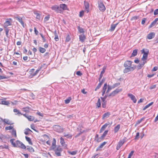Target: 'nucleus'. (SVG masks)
<instances>
[{"mask_svg": "<svg viewBox=\"0 0 158 158\" xmlns=\"http://www.w3.org/2000/svg\"><path fill=\"white\" fill-rule=\"evenodd\" d=\"M13 111L15 113H16V114H20L21 115H22V114L19 111V110H18L17 109H14V110H13Z\"/></svg>", "mask_w": 158, "mask_h": 158, "instance_id": "35", "label": "nucleus"}, {"mask_svg": "<svg viewBox=\"0 0 158 158\" xmlns=\"http://www.w3.org/2000/svg\"><path fill=\"white\" fill-rule=\"evenodd\" d=\"M86 37L84 34H82L79 35V40L81 42H84Z\"/></svg>", "mask_w": 158, "mask_h": 158, "instance_id": "10", "label": "nucleus"}, {"mask_svg": "<svg viewBox=\"0 0 158 158\" xmlns=\"http://www.w3.org/2000/svg\"><path fill=\"white\" fill-rule=\"evenodd\" d=\"M103 83V82L102 81H101V82H100L99 84H98V85L96 87L95 89V91H96L98 89H99L101 87Z\"/></svg>", "mask_w": 158, "mask_h": 158, "instance_id": "26", "label": "nucleus"}, {"mask_svg": "<svg viewBox=\"0 0 158 158\" xmlns=\"http://www.w3.org/2000/svg\"><path fill=\"white\" fill-rule=\"evenodd\" d=\"M128 96L130 97L134 103H135L136 102L137 100L135 96L131 94H128L127 95Z\"/></svg>", "mask_w": 158, "mask_h": 158, "instance_id": "9", "label": "nucleus"}, {"mask_svg": "<svg viewBox=\"0 0 158 158\" xmlns=\"http://www.w3.org/2000/svg\"><path fill=\"white\" fill-rule=\"evenodd\" d=\"M9 103V102L7 101H2L1 103H0V104L7 105H8Z\"/></svg>", "mask_w": 158, "mask_h": 158, "instance_id": "40", "label": "nucleus"}, {"mask_svg": "<svg viewBox=\"0 0 158 158\" xmlns=\"http://www.w3.org/2000/svg\"><path fill=\"white\" fill-rule=\"evenodd\" d=\"M13 127L12 126H8V127H6L5 128V129L6 130H10L12 129V130H13V129H14L13 128Z\"/></svg>", "mask_w": 158, "mask_h": 158, "instance_id": "51", "label": "nucleus"}, {"mask_svg": "<svg viewBox=\"0 0 158 158\" xmlns=\"http://www.w3.org/2000/svg\"><path fill=\"white\" fill-rule=\"evenodd\" d=\"M106 142H104L102 143L98 147V149L102 148L106 144Z\"/></svg>", "mask_w": 158, "mask_h": 158, "instance_id": "37", "label": "nucleus"}, {"mask_svg": "<svg viewBox=\"0 0 158 158\" xmlns=\"http://www.w3.org/2000/svg\"><path fill=\"white\" fill-rule=\"evenodd\" d=\"M54 151L56 156H61V152L62 151V149L60 147H57Z\"/></svg>", "mask_w": 158, "mask_h": 158, "instance_id": "4", "label": "nucleus"}, {"mask_svg": "<svg viewBox=\"0 0 158 158\" xmlns=\"http://www.w3.org/2000/svg\"><path fill=\"white\" fill-rule=\"evenodd\" d=\"M25 138L26 140L28 142L29 144L32 145V143L31 142V139L29 137L27 136H25Z\"/></svg>", "mask_w": 158, "mask_h": 158, "instance_id": "25", "label": "nucleus"}, {"mask_svg": "<svg viewBox=\"0 0 158 158\" xmlns=\"http://www.w3.org/2000/svg\"><path fill=\"white\" fill-rule=\"evenodd\" d=\"M138 53V50L137 49H135L134 50L132 53L131 54V56H136L137 54Z\"/></svg>", "mask_w": 158, "mask_h": 158, "instance_id": "23", "label": "nucleus"}, {"mask_svg": "<svg viewBox=\"0 0 158 158\" xmlns=\"http://www.w3.org/2000/svg\"><path fill=\"white\" fill-rule=\"evenodd\" d=\"M121 91V89H116L115 90L110 93L109 95V97L114 96L116 94H117L118 93Z\"/></svg>", "mask_w": 158, "mask_h": 158, "instance_id": "7", "label": "nucleus"}, {"mask_svg": "<svg viewBox=\"0 0 158 158\" xmlns=\"http://www.w3.org/2000/svg\"><path fill=\"white\" fill-rule=\"evenodd\" d=\"M56 139L54 138H53V140L52 142V145H53L56 146Z\"/></svg>", "mask_w": 158, "mask_h": 158, "instance_id": "57", "label": "nucleus"}, {"mask_svg": "<svg viewBox=\"0 0 158 158\" xmlns=\"http://www.w3.org/2000/svg\"><path fill=\"white\" fill-rule=\"evenodd\" d=\"M71 39L70 36L68 35L66 38L65 42H69Z\"/></svg>", "mask_w": 158, "mask_h": 158, "instance_id": "45", "label": "nucleus"}, {"mask_svg": "<svg viewBox=\"0 0 158 158\" xmlns=\"http://www.w3.org/2000/svg\"><path fill=\"white\" fill-rule=\"evenodd\" d=\"M7 77L5 76L0 75V80L6 79Z\"/></svg>", "mask_w": 158, "mask_h": 158, "instance_id": "63", "label": "nucleus"}, {"mask_svg": "<svg viewBox=\"0 0 158 158\" xmlns=\"http://www.w3.org/2000/svg\"><path fill=\"white\" fill-rule=\"evenodd\" d=\"M120 128V125L119 124L118 125L116 126L114 129V133L117 132L119 130Z\"/></svg>", "mask_w": 158, "mask_h": 158, "instance_id": "19", "label": "nucleus"}, {"mask_svg": "<svg viewBox=\"0 0 158 158\" xmlns=\"http://www.w3.org/2000/svg\"><path fill=\"white\" fill-rule=\"evenodd\" d=\"M34 29L35 34L36 35H37L39 33L38 31L36 30V28L35 27H34Z\"/></svg>", "mask_w": 158, "mask_h": 158, "instance_id": "64", "label": "nucleus"}, {"mask_svg": "<svg viewBox=\"0 0 158 158\" xmlns=\"http://www.w3.org/2000/svg\"><path fill=\"white\" fill-rule=\"evenodd\" d=\"M108 132V130H106L105 131L102 135L101 136L100 139H103L107 134V133Z\"/></svg>", "mask_w": 158, "mask_h": 158, "instance_id": "24", "label": "nucleus"}, {"mask_svg": "<svg viewBox=\"0 0 158 158\" xmlns=\"http://www.w3.org/2000/svg\"><path fill=\"white\" fill-rule=\"evenodd\" d=\"M154 14L155 15H156L158 14V9H156L154 10Z\"/></svg>", "mask_w": 158, "mask_h": 158, "instance_id": "58", "label": "nucleus"}, {"mask_svg": "<svg viewBox=\"0 0 158 158\" xmlns=\"http://www.w3.org/2000/svg\"><path fill=\"white\" fill-rule=\"evenodd\" d=\"M34 13L36 16V18L38 19H40V15L36 11H34Z\"/></svg>", "mask_w": 158, "mask_h": 158, "instance_id": "20", "label": "nucleus"}, {"mask_svg": "<svg viewBox=\"0 0 158 158\" xmlns=\"http://www.w3.org/2000/svg\"><path fill=\"white\" fill-rule=\"evenodd\" d=\"M71 100V98L70 97H69L66 100H64V102L65 104H68L69 103L70 100Z\"/></svg>", "mask_w": 158, "mask_h": 158, "instance_id": "39", "label": "nucleus"}, {"mask_svg": "<svg viewBox=\"0 0 158 158\" xmlns=\"http://www.w3.org/2000/svg\"><path fill=\"white\" fill-rule=\"evenodd\" d=\"M134 152V151H132L129 154L127 158H131V156L133 155V154Z\"/></svg>", "mask_w": 158, "mask_h": 158, "instance_id": "53", "label": "nucleus"}, {"mask_svg": "<svg viewBox=\"0 0 158 158\" xmlns=\"http://www.w3.org/2000/svg\"><path fill=\"white\" fill-rule=\"evenodd\" d=\"M139 16H134L131 19V20H136V19H139Z\"/></svg>", "mask_w": 158, "mask_h": 158, "instance_id": "48", "label": "nucleus"}, {"mask_svg": "<svg viewBox=\"0 0 158 158\" xmlns=\"http://www.w3.org/2000/svg\"><path fill=\"white\" fill-rule=\"evenodd\" d=\"M155 35L153 32H151L148 35L147 38L149 40L151 39L154 37Z\"/></svg>", "mask_w": 158, "mask_h": 158, "instance_id": "16", "label": "nucleus"}, {"mask_svg": "<svg viewBox=\"0 0 158 158\" xmlns=\"http://www.w3.org/2000/svg\"><path fill=\"white\" fill-rule=\"evenodd\" d=\"M11 25V22L10 21L8 20V19H7L4 23L3 26L5 28H6L7 27Z\"/></svg>", "mask_w": 158, "mask_h": 158, "instance_id": "11", "label": "nucleus"}, {"mask_svg": "<svg viewBox=\"0 0 158 158\" xmlns=\"http://www.w3.org/2000/svg\"><path fill=\"white\" fill-rule=\"evenodd\" d=\"M5 31L6 32V35L7 37H8V33L9 31V29L7 28H6L5 29Z\"/></svg>", "mask_w": 158, "mask_h": 158, "instance_id": "44", "label": "nucleus"}, {"mask_svg": "<svg viewBox=\"0 0 158 158\" xmlns=\"http://www.w3.org/2000/svg\"><path fill=\"white\" fill-rule=\"evenodd\" d=\"M124 143V140H121L119 142L118 145L120 147H121L122 146V145Z\"/></svg>", "mask_w": 158, "mask_h": 158, "instance_id": "41", "label": "nucleus"}, {"mask_svg": "<svg viewBox=\"0 0 158 158\" xmlns=\"http://www.w3.org/2000/svg\"><path fill=\"white\" fill-rule=\"evenodd\" d=\"M109 123H106L101 128L100 130V132H102V131H104L106 128L107 127L108 125L109 124Z\"/></svg>", "mask_w": 158, "mask_h": 158, "instance_id": "15", "label": "nucleus"}, {"mask_svg": "<svg viewBox=\"0 0 158 158\" xmlns=\"http://www.w3.org/2000/svg\"><path fill=\"white\" fill-rule=\"evenodd\" d=\"M64 136L66 137L67 138H71L72 137V135H70L65 133L64 134Z\"/></svg>", "mask_w": 158, "mask_h": 158, "instance_id": "54", "label": "nucleus"}, {"mask_svg": "<svg viewBox=\"0 0 158 158\" xmlns=\"http://www.w3.org/2000/svg\"><path fill=\"white\" fill-rule=\"evenodd\" d=\"M158 21V18H156L151 24L149 25V28H151L152 27L155 26V25L156 23Z\"/></svg>", "mask_w": 158, "mask_h": 158, "instance_id": "13", "label": "nucleus"}, {"mask_svg": "<svg viewBox=\"0 0 158 158\" xmlns=\"http://www.w3.org/2000/svg\"><path fill=\"white\" fill-rule=\"evenodd\" d=\"M139 132L137 133L136 134V135L135 136V139H134L135 140H138L139 139Z\"/></svg>", "mask_w": 158, "mask_h": 158, "instance_id": "47", "label": "nucleus"}, {"mask_svg": "<svg viewBox=\"0 0 158 158\" xmlns=\"http://www.w3.org/2000/svg\"><path fill=\"white\" fill-rule=\"evenodd\" d=\"M3 122L8 125H11V122L7 119H4L3 120Z\"/></svg>", "mask_w": 158, "mask_h": 158, "instance_id": "27", "label": "nucleus"}, {"mask_svg": "<svg viewBox=\"0 0 158 158\" xmlns=\"http://www.w3.org/2000/svg\"><path fill=\"white\" fill-rule=\"evenodd\" d=\"M60 143L63 146L64 145L65 143L64 139L62 137H61L60 138Z\"/></svg>", "mask_w": 158, "mask_h": 158, "instance_id": "42", "label": "nucleus"}, {"mask_svg": "<svg viewBox=\"0 0 158 158\" xmlns=\"http://www.w3.org/2000/svg\"><path fill=\"white\" fill-rule=\"evenodd\" d=\"M118 23H117L116 24H112L111 25L110 27V31H114L115 28L117 26V25L118 24Z\"/></svg>", "mask_w": 158, "mask_h": 158, "instance_id": "18", "label": "nucleus"}, {"mask_svg": "<svg viewBox=\"0 0 158 158\" xmlns=\"http://www.w3.org/2000/svg\"><path fill=\"white\" fill-rule=\"evenodd\" d=\"M76 74L77 75L81 76L82 75V74L80 71H78L77 72H76Z\"/></svg>", "mask_w": 158, "mask_h": 158, "instance_id": "62", "label": "nucleus"}, {"mask_svg": "<svg viewBox=\"0 0 158 158\" xmlns=\"http://www.w3.org/2000/svg\"><path fill=\"white\" fill-rule=\"evenodd\" d=\"M146 63L145 62L141 61L139 63V64L137 65V68L138 69H140L142 68L144 64Z\"/></svg>", "mask_w": 158, "mask_h": 158, "instance_id": "14", "label": "nucleus"}, {"mask_svg": "<svg viewBox=\"0 0 158 158\" xmlns=\"http://www.w3.org/2000/svg\"><path fill=\"white\" fill-rule=\"evenodd\" d=\"M153 104V102H152L146 105L143 109V110H145L146 109L148 108Z\"/></svg>", "mask_w": 158, "mask_h": 158, "instance_id": "28", "label": "nucleus"}, {"mask_svg": "<svg viewBox=\"0 0 158 158\" xmlns=\"http://www.w3.org/2000/svg\"><path fill=\"white\" fill-rule=\"evenodd\" d=\"M119 85V83H116L113 85L112 86H113V88H114L115 87L118 86Z\"/></svg>", "mask_w": 158, "mask_h": 158, "instance_id": "56", "label": "nucleus"}, {"mask_svg": "<svg viewBox=\"0 0 158 158\" xmlns=\"http://www.w3.org/2000/svg\"><path fill=\"white\" fill-rule=\"evenodd\" d=\"M56 146H55L53 145H52V146L50 147L51 150L54 151L56 148Z\"/></svg>", "mask_w": 158, "mask_h": 158, "instance_id": "55", "label": "nucleus"}, {"mask_svg": "<svg viewBox=\"0 0 158 158\" xmlns=\"http://www.w3.org/2000/svg\"><path fill=\"white\" fill-rule=\"evenodd\" d=\"M54 34L55 36L54 39L56 41H58L59 40V38H58V36L57 34V33H56V31H55L54 32Z\"/></svg>", "mask_w": 158, "mask_h": 158, "instance_id": "33", "label": "nucleus"}, {"mask_svg": "<svg viewBox=\"0 0 158 158\" xmlns=\"http://www.w3.org/2000/svg\"><path fill=\"white\" fill-rule=\"evenodd\" d=\"M27 118L29 121H33L34 119V117L31 115H28L27 117Z\"/></svg>", "mask_w": 158, "mask_h": 158, "instance_id": "31", "label": "nucleus"}, {"mask_svg": "<svg viewBox=\"0 0 158 158\" xmlns=\"http://www.w3.org/2000/svg\"><path fill=\"white\" fill-rule=\"evenodd\" d=\"M15 147H19L23 149H24L26 148L25 145L22 142L19 140L17 141L16 143L15 144Z\"/></svg>", "mask_w": 158, "mask_h": 158, "instance_id": "3", "label": "nucleus"}, {"mask_svg": "<svg viewBox=\"0 0 158 158\" xmlns=\"http://www.w3.org/2000/svg\"><path fill=\"white\" fill-rule=\"evenodd\" d=\"M98 8L99 10L102 12L106 10L105 7L102 2H100L99 3Z\"/></svg>", "mask_w": 158, "mask_h": 158, "instance_id": "8", "label": "nucleus"}, {"mask_svg": "<svg viewBox=\"0 0 158 158\" xmlns=\"http://www.w3.org/2000/svg\"><path fill=\"white\" fill-rule=\"evenodd\" d=\"M110 115V113L109 112H107L104 113L103 115V118H106L108 117Z\"/></svg>", "mask_w": 158, "mask_h": 158, "instance_id": "29", "label": "nucleus"}, {"mask_svg": "<svg viewBox=\"0 0 158 158\" xmlns=\"http://www.w3.org/2000/svg\"><path fill=\"white\" fill-rule=\"evenodd\" d=\"M50 18V16L49 15H48L46 16L44 19V21L45 22L48 21L49 20Z\"/></svg>", "mask_w": 158, "mask_h": 158, "instance_id": "52", "label": "nucleus"}, {"mask_svg": "<svg viewBox=\"0 0 158 158\" xmlns=\"http://www.w3.org/2000/svg\"><path fill=\"white\" fill-rule=\"evenodd\" d=\"M106 102H102V107L103 108H105L106 107Z\"/></svg>", "mask_w": 158, "mask_h": 158, "instance_id": "60", "label": "nucleus"}, {"mask_svg": "<svg viewBox=\"0 0 158 158\" xmlns=\"http://www.w3.org/2000/svg\"><path fill=\"white\" fill-rule=\"evenodd\" d=\"M15 139H12L10 140V142L11 144L13 145L14 147H15V143L14 142Z\"/></svg>", "mask_w": 158, "mask_h": 158, "instance_id": "49", "label": "nucleus"}, {"mask_svg": "<svg viewBox=\"0 0 158 158\" xmlns=\"http://www.w3.org/2000/svg\"><path fill=\"white\" fill-rule=\"evenodd\" d=\"M84 15V11H81L80 12L79 16L80 17H82Z\"/></svg>", "mask_w": 158, "mask_h": 158, "instance_id": "59", "label": "nucleus"}, {"mask_svg": "<svg viewBox=\"0 0 158 158\" xmlns=\"http://www.w3.org/2000/svg\"><path fill=\"white\" fill-rule=\"evenodd\" d=\"M84 6L86 10L87 11V12H89V5L88 3L84 2Z\"/></svg>", "mask_w": 158, "mask_h": 158, "instance_id": "22", "label": "nucleus"}, {"mask_svg": "<svg viewBox=\"0 0 158 158\" xmlns=\"http://www.w3.org/2000/svg\"><path fill=\"white\" fill-rule=\"evenodd\" d=\"M54 130L59 132H61L63 131V128L61 126L59 125H55L53 127Z\"/></svg>", "mask_w": 158, "mask_h": 158, "instance_id": "6", "label": "nucleus"}, {"mask_svg": "<svg viewBox=\"0 0 158 158\" xmlns=\"http://www.w3.org/2000/svg\"><path fill=\"white\" fill-rule=\"evenodd\" d=\"M77 29L79 32L80 33H82V34H84V31L82 28L80 26H78L77 27Z\"/></svg>", "mask_w": 158, "mask_h": 158, "instance_id": "30", "label": "nucleus"}, {"mask_svg": "<svg viewBox=\"0 0 158 158\" xmlns=\"http://www.w3.org/2000/svg\"><path fill=\"white\" fill-rule=\"evenodd\" d=\"M142 53H143V55L142 57L141 58V60L143 62H146V60L148 57V51L147 49H143L141 51Z\"/></svg>", "mask_w": 158, "mask_h": 158, "instance_id": "2", "label": "nucleus"}, {"mask_svg": "<svg viewBox=\"0 0 158 158\" xmlns=\"http://www.w3.org/2000/svg\"><path fill=\"white\" fill-rule=\"evenodd\" d=\"M39 48V51L41 53H44L46 51V50L44 48H43L41 47H40Z\"/></svg>", "mask_w": 158, "mask_h": 158, "instance_id": "36", "label": "nucleus"}, {"mask_svg": "<svg viewBox=\"0 0 158 158\" xmlns=\"http://www.w3.org/2000/svg\"><path fill=\"white\" fill-rule=\"evenodd\" d=\"M108 89H109L110 91L111 89H114L113 86H110L109 85L108 86Z\"/></svg>", "mask_w": 158, "mask_h": 158, "instance_id": "61", "label": "nucleus"}, {"mask_svg": "<svg viewBox=\"0 0 158 158\" xmlns=\"http://www.w3.org/2000/svg\"><path fill=\"white\" fill-rule=\"evenodd\" d=\"M32 131L28 128H27L25 130L24 134L25 135H27L29 134V132H31Z\"/></svg>", "mask_w": 158, "mask_h": 158, "instance_id": "34", "label": "nucleus"}, {"mask_svg": "<svg viewBox=\"0 0 158 158\" xmlns=\"http://www.w3.org/2000/svg\"><path fill=\"white\" fill-rule=\"evenodd\" d=\"M59 7L60 10L62 9L63 10H65L67 8V5L64 4H60Z\"/></svg>", "mask_w": 158, "mask_h": 158, "instance_id": "17", "label": "nucleus"}, {"mask_svg": "<svg viewBox=\"0 0 158 158\" xmlns=\"http://www.w3.org/2000/svg\"><path fill=\"white\" fill-rule=\"evenodd\" d=\"M27 149L31 152H34V149L31 146H27Z\"/></svg>", "mask_w": 158, "mask_h": 158, "instance_id": "21", "label": "nucleus"}, {"mask_svg": "<svg viewBox=\"0 0 158 158\" xmlns=\"http://www.w3.org/2000/svg\"><path fill=\"white\" fill-rule=\"evenodd\" d=\"M97 106L98 107H99L101 106V104L100 102V98H98L96 103Z\"/></svg>", "mask_w": 158, "mask_h": 158, "instance_id": "38", "label": "nucleus"}, {"mask_svg": "<svg viewBox=\"0 0 158 158\" xmlns=\"http://www.w3.org/2000/svg\"><path fill=\"white\" fill-rule=\"evenodd\" d=\"M11 134L14 137H16V131L15 129H13L11 132Z\"/></svg>", "mask_w": 158, "mask_h": 158, "instance_id": "32", "label": "nucleus"}, {"mask_svg": "<svg viewBox=\"0 0 158 158\" xmlns=\"http://www.w3.org/2000/svg\"><path fill=\"white\" fill-rule=\"evenodd\" d=\"M132 61L130 60H127L125 62L124 66L125 67V68L123 70L124 73H127L133 71L135 69V66H132Z\"/></svg>", "mask_w": 158, "mask_h": 158, "instance_id": "1", "label": "nucleus"}, {"mask_svg": "<svg viewBox=\"0 0 158 158\" xmlns=\"http://www.w3.org/2000/svg\"><path fill=\"white\" fill-rule=\"evenodd\" d=\"M51 9L52 10L55 11L57 13H60L61 11V10L60 9L59 6L56 5H55L52 6L51 7Z\"/></svg>", "mask_w": 158, "mask_h": 158, "instance_id": "5", "label": "nucleus"}, {"mask_svg": "<svg viewBox=\"0 0 158 158\" xmlns=\"http://www.w3.org/2000/svg\"><path fill=\"white\" fill-rule=\"evenodd\" d=\"M107 84L106 83H105L104 84V86L102 88V90L103 91L106 92V90L107 89Z\"/></svg>", "mask_w": 158, "mask_h": 158, "instance_id": "50", "label": "nucleus"}, {"mask_svg": "<svg viewBox=\"0 0 158 158\" xmlns=\"http://www.w3.org/2000/svg\"><path fill=\"white\" fill-rule=\"evenodd\" d=\"M68 152L70 154H71V155H75L76 154V153H77V151H72V152H70L69 151H68Z\"/></svg>", "mask_w": 158, "mask_h": 158, "instance_id": "43", "label": "nucleus"}, {"mask_svg": "<svg viewBox=\"0 0 158 158\" xmlns=\"http://www.w3.org/2000/svg\"><path fill=\"white\" fill-rule=\"evenodd\" d=\"M23 110L25 112H28L29 111V107H28L23 108Z\"/></svg>", "mask_w": 158, "mask_h": 158, "instance_id": "46", "label": "nucleus"}, {"mask_svg": "<svg viewBox=\"0 0 158 158\" xmlns=\"http://www.w3.org/2000/svg\"><path fill=\"white\" fill-rule=\"evenodd\" d=\"M15 18L21 24L23 27H24V23L23 21L22 18L19 16L15 17Z\"/></svg>", "mask_w": 158, "mask_h": 158, "instance_id": "12", "label": "nucleus"}]
</instances>
